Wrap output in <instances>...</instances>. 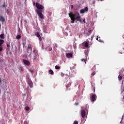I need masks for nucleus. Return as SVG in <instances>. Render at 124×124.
<instances>
[{"instance_id": "36", "label": "nucleus", "mask_w": 124, "mask_h": 124, "mask_svg": "<svg viewBox=\"0 0 124 124\" xmlns=\"http://www.w3.org/2000/svg\"><path fill=\"white\" fill-rule=\"evenodd\" d=\"M7 48H9V47H10V45L8 44H7Z\"/></svg>"}, {"instance_id": "5", "label": "nucleus", "mask_w": 124, "mask_h": 124, "mask_svg": "<svg viewBox=\"0 0 124 124\" xmlns=\"http://www.w3.org/2000/svg\"><path fill=\"white\" fill-rule=\"evenodd\" d=\"M27 81L28 84L30 86V88H32V87H33V84L32 83V81H31V78H30L29 77L27 78Z\"/></svg>"}, {"instance_id": "18", "label": "nucleus", "mask_w": 124, "mask_h": 124, "mask_svg": "<svg viewBox=\"0 0 124 124\" xmlns=\"http://www.w3.org/2000/svg\"><path fill=\"white\" fill-rule=\"evenodd\" d=\"M85 55L86 58H87V57H88V56L89 55V51L86 50V51H85Z\"/></svg>"}, {"instance_id": "30", "label": "nucleus", "mask_w": 124, "mask_h": 124, "mask_svg": "<svg viewBox=\"0 0 124 124\" xmlns=\"http://www.w3.org/2000/svg\"><path fill=\"white\" fill-rule=\"evenodd\" d=\"M38 37V38H39V40L40 41H42V39L41 38V36H39V37Z\"/></svg>"}, {"instance_id": "34", "label": "nucleus", "mask_w": 124, "mask_h": 124, "mask_svg": "<svg viewBox=\"0 0 124 124\" xmlns=\"http://www.w3.org/2000/svg\"><path fill=\"white\" fill-rule=\"evenodd\" d=\"M26 44V43H25V42H23V43H22V45H23V48H25V45Z\"/></svg>"}, {"instance_id": "32", "label": "nucleus", "mask_w": 124, "mask_h": 124, "mask_svg": "<svg viewBox=\"0 0 124 124\" xmlns=\"http://www.w3.org/2000/svg\"><path fill=\"white\" fill-rule=\"evenodd\" d=\"M74 124H78V121H74Z\"/></svg>"}, {"instance_id": "16", "label": "nucleus", "mask_w": 124, "mask_h": 124, "mask_svg": "<svg viewBox=\"0 0 124 124\" xmlns=\"http://www.w3.org/2000/svg\"><path fill=\"white\" fill-rule=\"evenodd\" d=\"M0 39H4L5 38L4 34H1L0 35Z\"/></svg>"}, {"instance_id": "29", "label": "nucleus", "mask_w": 124, "mask_h": 124, "mask_svg": "<svg viewBox=\"0 0 124 124\" xmlns=\"http://www.w3.org/2000/svg\"><path fill=\"white\" fill-rule=\"evenodd\" d=\"M95 71H94L92 73V76H94V75H95Z\"/></svg>"}, {"instance_id": "48", "label": "nucleus", "mask_w": 124, "mask_h": 124, "mask_svg": "<svg viewBox=\"0 0 124 124\" xmlns=\"http://www.w3.org/2000/svg\"><path fill=\"white\" fill-rule=\"evenodd\" d=\"M96 40H98V38H96Z\"/></svg>"}, {"instance_id": "40", "label": "nucleus", "mask_w": 124, "mask_h": 124, "mask_svg": "<svg viewBox=\"0 0 124 124\" xmlns=\"http://www.w3.org/2000/svg\"><path fill=\"white\" fill-rule=\"evenodd\" d=\"M83 22H84V24L86 23V20H85V18L83 19Z\"/></svg>"}, {"instance_id": "53", "label": "nucleus", "mask_w": 124, "mask_h": 124, "mask_svg": "<svg viewBox=\"0 0 124 124\" xmlns=\"http://www.w3.org/2000/svg\"><path fill=\"white\" fill-rule=\"evenodd\" d=\"M34 4H35V3H34Z\"/></svg>"}, {"instance_id": "47", "label": "nucleus", "mask_w": 124, "mask_h": 124, "mask_svg": "<svg viewBox=\"0 0 124 124\" xmlns=\"http://www.w3.org/2000/svg\"><path fill=\"white\" fill-rule=\"evenodd\" d=\"M31 73H32V72H33V71H31Z\"/></svg>"}, {"instance_id": "49", "label": "nucleus", "mask_w": 124, "mask_h": 124, "mask_svg": "<svg viewBox=\"0 0 124 124\" xmlns=\"http://www.w3.org/2000/svg\"><path fill=\"white\" fill-rule=\"evenodd\" d=\"M99 41L100 42H101V40H100Z\"/></svg>"}, {"instance_id": "46", "label": "nucleus", "mask_w": 124, "mask_h": 124, "mask_svg": "<svg viewBox=\"0 0 124 124\" xmlns=\"http://www.w3.org/2000/svg\"><path fill=\"white\" fill-rule=\"evenodd\" d=\"M0 28H1V25H0Z\"/></svg>"}, {"instance_id": "19", "label": "nucleus", "mask_w": 124, "mask_h": 124, "mask_svg": "<svg viewBox=\"0 0 124 124\" xmlns=\"http://www.w3.org/2000/svg\"><path fill=\"white\" fill-rule=\"evenodd\" d=\"M84 46L86 48H88V47H89V44L88 43V42H86L85 43Z\"/></svg>"}, {"instance_id": "41", "label": "nucleus", "mask_w": 124, "mask_h": 124, "mask_svg": "<svg viewBox=\"0 0 124 124\" xmlns=\"http://www.w3.org/2000/svg\"><path fill=\"white\" fill-rule=\"evenodd\" d=\"M6 12L7 14H9V11H8V10H7Z\"/></svg>"}, {"instance_id": "22", "label": "nucleus", "mask_w": 124, "mask_h": 124, "mask_svg": "<svg viewBox=\"0 0 124 124\" xmlns=\"http://www.w3.org/2000/svg\"><path fill=\"white\" fill-rule=\"evenodd\" d=\"M46 50H48V51H51L52 50V47L48 46L46 48Z\"/></svg>"}, {"instance_id": "31", "label": "nucleus", "mask_w": 124, "mask_h": 124, "mask_svg": "<svg viewBox=\"0 0 124 124\" xmlns=\"http://www.w3.org/2000/svg\"><path fill=\"white\" fill-rule=\"evenodd\" d=\"M48 14L49 16H51V15H52V13H51L50 12H48Z\"/></svg>"}, {"instance_id": "38", "label": "nucleus", "mask_w": 124, "mask_h": 124, "mask_svg": "<svg viewBox=\"0 0 124 124\" xmlns=\"http://www.w3.org/2000/svg\"><path fill=\"white\" fill-rule=\"evenodd\" d=\"M57 44H54V48H57Z\"/></svg>"}, {"instance_id": "9", "label": "nucleus", "mask_w": 124, "mask_h": 124, "mask_svg": "<svg viewBox=\"0 0 124 124\" xmlns=\"http://www.w3.org/2000/svg\"><path fill=\"white\" fill-rule=\"evenodd\" d=\"M81 117L82 118H85L86 117V111L85 110H81Z\"/></svg>"}, {"instance_id": "33", "label": "nucleus", "mask_w": 124, "mask_h": 124, "mask_svg": "<svg viewBox=\"0 0 124 124\" xmlns=\"http://www.w3.org/2000/svg\"><path fill=\"white\" fill-rule=\"evenodd\" d=\"M2 49H3L2 46H0V52H1V51H2Z\"/></svg>"}, {"instance_id": "15", "label": "nucleus", "mask_w": 124, "mask_h": 124, "mask_svg": "<svg viewBox=\"0 0 124 124\" xmlns=\"http://www.w3.org/2000/svg\"><path fill=\"white\" fill-rule=\"evenodd\" d=\"M48 73H49L51 75H54V71L51 69L49 70Z\"/></svg>"}, {"instance_id": "12", "label": "nucleus", "mask_w": 124, "mask_h": 124, "mask_svg": "<svg viewBox=\"0 0 124 124\" xmlns=\"http://www.w3.org/2000/svg\"><path fill=\"white\" fill-rule=\"evenodd\" d=\"M0 21L1 22H4L5 21V19H4V17H3L2 16H0Z\"/></svg>"}, {"instance_id": "6", "label": "nucleus", "mask_w": 124, "mask_h": 124, "mask_svg": "<svg viewBox=\"0 0 124 124\" xmlns=\"http://www.w3.org/2000/svg\"><path fill=\"white\" fill-rule=\"evenodd\" d=\"M88 11H89V8L87 7H85L84 9L80 10V13H81V14H83V13H85V12H88Z\"/></svg>"}, {"instance_id": "24", "label": "nucleus", "mask_w": 124, "mask_h": 124, "mask_svg": "<svg viewBox=\"0 0 124 124\" xmlns=\"http://www.w3.org/2000/svg\"><path fill=\"white\" fill-rule=\"evenodd\" d=\"M55 69H61V67H60L58 65H56L55 66Z\"/></svg>"}, {"instance_id": "8", "label": "nucleus", "mask_w": 124, "mask_h": 124, "mask_svg": "<svg viewBox=\"0 0 124 124\" xmlns=\"http://www.w3.org/2000/svg\"><path fill=\"white\" fill-rule=\"evenodd\" d=\"M23 62L24 63V64H26V65H30V64H31L30 61L25 59L23 60Z\"/></svg>"}, {"instance_id": "4", "label": "nucleus", "mask_w": 124, "mask_h": 124, "mask_svg": "<svg viewBox=\"0 0 124 124\" xmlns=\"http://www.w3.org/2000/svg\"><path fill=\"white\" fill-rule=\"evenodd\" d=\"M36 13H37L39 18L41 19L42 20H43L44 19V16H43V14H42V11H36Z\"/></svg>"}, {"instance_id": "44", "label": "nucleus", "mask_w": 124, "mask_h": 124, "mask_svg": "<svg viewBox=\"0 0 124 124\" xmlns=\"http://www.w3.org/2000/svg\"><path fill=\"white\" fill-rule=\"evenodd\" d=\"M44 32H45V33H47V32H46V31H44Z\"/></svg>"}, {"instance_id": "21", "label": "nucleus", "mask_w": 124, "mask_h": 124, "mask_svg": "<svg viewBox=\"0 0 124 124\" xmlns=\"http://www.w3.org/2000/svg\"><path fill=\"white\" fill-rule=\"evenodd\" d=\"M16 38V39H21V35H17Z\"/></svg>"}, {"instance_id": "25", "label": "nucleus", "mask_w": 124, "mask_h": 124, "mask_svg": "<svg viewBox=\"0 0 124 124\" xmlns=\"http://www.w3.org/2000/svg\"><path fill=\"white\" fill-rule=\"evenodd\" d=\"M25 110L26 111H29V110H30V107H26L25 108Z\"/></svg>"}, {"instance_id": "26", "label": "nucleus", "mask_w": 124, "mask_h": 124, "mask_svg": "<svg viewBox=\"0 0 124 124\" xmlns=\"http://www.w3.org/2000/svg\"><path fill=\"white\" fill-rule=\"evenodd\" d=\"M19 70H20V71H21L22 72H23V71H24V68H23L22 67H20L19 68Z\"/></svg>"}, {"instance_id": "42", "label": "nucleus", "mask_w": 124, "mask_h": 124, "mask_svg": "<svg viewBox=\"0 0 124 124\" xmlns=\"http://www.w3.org/2000/svg\"><path fill=\"white\" fill-rule=\"evenodd\" d=\"M75 105H76V106L79 105V103H76L75 104Z\"/></svg>"}, {"instance_id": "35", "label": "nucleus", "mask_w": 124, "mask_h": 124, "mask_svg": "<svg viewBox=\"0 0 124 124\" xmlns=\"http://www.w3.org/2000/svg\"><path fill=\"white\" fill-rule=\"evenodd\" d=\"M93 93H95V87H93Z\"/></svg>"}, {"instance_id": "51", "label": "nucleus", "mask_w": 124, "mask_h": 124, "mask_svg": "<svg viewBox=\"0 0 124 124\" xmlns=\"http://www.w3.org/2000/svg\"><path fill=\"white\" fill-rule=\"evenodd\" d=\"M94 67H95V65H94Z\"/></svg>"}, {"instance_id": "7", "label": "nucleus", "mask_w": 124, "mask_h": 124, "mask_svg": "<svg viewBox=\"0 0 124 124\" xmlns=\"http://www.w3.org/2000/svg\"><path fill=\"white\" fill-rule=\"evenodd\" d=\"M91 100L92 102H94L96 100V94H94L91 96Z\"/></svg>"}, {"instance_id": "45", "label": "nucleus", "mask_w": 124, "mask_h": 124, "mask_svg": "<svg viewBox=\"0 0 124 124\" xmlns=\"http://www.w3.org/2000/svg\"><path fill=\"white\" fill-rule=\"evenodd\" d=\"M0 83H1V79L0 78Z\"/></svg>"}, {"instance_id": "27", "label": "nucleus", "mask_w": 124, "mask_h": 124, "mask_svg": "<svg viewBox=\"0 0 124 124\" xmlns=\"http://www.w3.org/2000/svg\"><path fill=\"white\" fill-rule=\"evenodd\" d=\"M0 7H2L3 8H4V7H5V2H4L3 5L1 6Z\"/></svg>"}, {"instance_id": "39", "label": "nucleus", "mask_w": 124, "mask_h": 124, "mask_svg": "<svg viewBox=\"0 0 124 124\" xmlns=\"http://www.w3.org/2000/svg\"><path fill=\"white\" fill-rule=\"evenodd\" d=\"M123 119H124V115L122 116V118L121 121L120 122V124L122 123V121H123Z\"/></svg>"}, {"instance_id": "37", "label": "nucleus", "mask_w": 124, "mask_h": 124, "mask_svg": "<svg viewBox=\"0 0 124 124\" xmlns=\"http://www.w3.org/2000/svg\"><path fill=\"white\" fill-rule=\"evenodd\" d=\"M91 39V41H93V36H92V37H91V39Z\"/></svg>"}, {"instance_id": "20", "label": "nucleus", "mask_w": 124, "mask_h": 124, "mask_svg": "<svg viewBox=\"0 0 124 124\" xmlns=\"http://www.w3.org/2000/svg\"><path fill=\"white\" fill-rule=\"evenodd\" d=\"M118 78L119 80L120 81H121V80H122V79H123V77L121 75H119V76H118Z\"/></svg>"}, {"instance_id": "50", "label": "nucleus", "mask_w": 124, "mask_h": 124, "mask_svg": "<svg viewBox=\"0 0 124 124\" xmlns=\"http://www.w3.org/2000/svg\"><path fill=\"white\" fill-rule=\"evenodd\" d=\"M72 8H73V6H72Z\"/></svg>"}, {"instance_id": "23", "label": "nucleus", "mask_w": 124, "mask_h": 124, "mask_svg": "<svg viewBox=\"0 0 124 124\" xmlns=\"http://www.w3.org/2000/svg\"><path fill=\"white\" fill-rule=\"evenodd\" d=\"M81 62H85L86 63V62H87V58H86L85 59H81Z\"/></svg>"}, {"instance_id": "17", "label": "nucleus", "mask_w": 124, "mask_h": 124, "mask_svg": "<svg viewBox=\"0 0 124 124\" xmlns=\"http://www.w3.org/2000/svg\"><path fill=\"white\" fill-rule=\"evenodd\" d=\"M35 35H36V36H37V37L40 36V34H39V32L36 31L35 33Z\"/></svg>"}, {"instance_id": "11", "label": "nucleus", "mask_w": 124, "mask_h": 124, "mask_svg": "<svg viewBox=\"0 0 124 124\" xmlns=\"http://www.w3.org/2000/svg\"><path fill=\"white\" fill-rule=\"evenodd\" d=\"M66 57L67 58H72V57H73V55L72 54V53H67L66 54Z\"/></svg>"}, {"instance_id": "43", "label": "nucleus", "mask_w": 124, "mask_h": 124, "mask_svg": "<svg viewBox=\"0 0 124 124\" xmlns=\"http://www.w3.org/2000/svg\"><path fill=\"white\" fill-rule=\"evenodd\" d=\"M29 57H30V58H31V53L30 54V55H29Z\"/></svg>"}, {"instance_id": "28", "label": "nucleus", "mask_w": 124, "mask_h": 124, "mask_svg": "<svg viewBox=\"0 0 124 124\" xmlns=\"http://www.w3.org/2000/svg\"><path fill=\"white\" fill-rule=\"evenodd\" d=\"M122 93H124L123 100L124 101V89L122 91Z\"/></svg>"}, {"instance_id": "3", "label": "nucleus", "mask_w": 124, "mask_h": 124, "mask_svg": "<svg viewBox=\"0 0 124 124\" xmlns=\"http://www.w3.org/2000/svg\"><path fill=\"white\" fill-rule=\"evenodd\" d=\"M33 53L34 54V60H37L39 58V55H38V51L36 50H33Z\"/></svg>"}, {"instance_id": "1", "label": "nucleus", "mask_w": 124, "mask_h": 124, "mask_svg": "<svg viewBox=\"0 0 124 124\" xmlns=\"http://www.w3.org/2000/svg\"><path fill=\"white\" fill-rule=\"evenodd\" d=\"M68 15L71 20V24L74 23L75 21H78L80 23H82L81 16H80V14L78 12L76 11L74 14L72 12H70L68 14Z\"/></svg>"}, {"instance_id": "13", "label": "nucleus", "mask_w": 124, "mask_h": 124, "mask_svg": "<svg viewBox=\"0 0 124 124\" xmlns=\"http://www.w3.org/2000/svg\"><path fill=\"white\" fill-rule=\"evenodd\" d=\"M72 82H69V83L66 85V88L67 89H68V88H69V87H70V86H71V84H72Z\"/></svg>"}, {"instance_id": "10", "label": "nucleus", "mask_w": 124, "mask_h": 124, "mask_svg": "<svg viewBox=\"0 0 124 124\" xmlns=\"http://www.w3.org/2000/svg\"><path fill=\"white\" fill-rule=\"evenodd\" d=\"M27 53H29V50L30 49H31V51L32 50V46H31V45H28L27 47Z\"/></svg>"}, {"instance_id": "2", "label": "nucleus", "mask_w": 124, "mask_h": 124, "mask_svg": "<svg viewBox=\"0 0 124 124\" xmlns=\"http://www.w3.org/2000/svg\"><path fill=\"white\" fill-rule=\"evenodd\" d=\"M36 7L38 9L36 11H42V9H44V6L38 2L36 3Z\"/></svg>"}, {"instance_id": "14", "label": "nucleus", "mask_w": 124, "mask_h": 124, "mask_svg": "<svg viewBox=\"0 0 124 124\" xmlns=\"http://www.w3.org/2000/svg\"><path fill=\"white\" fill-rule=\"evenodd\" d=\"M4 43V40L2 39H0V46Z\"/></svg>"}, {"instance_id": "52", "label": "nucleus", "mask_w": 124, "mask_h": 124, "mask_svg": "<svg viewBox=\"0 0 124 124\" xmlns=\"http://www.w3.org/2000/svg\"><path fill=\"white\" fill-rule=\"evenodd\" d=\"M101 1H102V0H100Z\"/></svg>"}]
</instances>
